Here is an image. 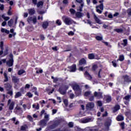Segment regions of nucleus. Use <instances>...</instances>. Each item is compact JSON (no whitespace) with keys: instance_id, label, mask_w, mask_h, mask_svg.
<instances>
[{"instance_id":"nucleus-1","label":"nucleus","mask_w":131,"mask_h":131,"mask_svg":"<svg viewBox=\"0 0 131 131\" xmlns=\"http://www.w3.org/2000/svg\"><path fill=\"white\" fill-rule=\"evenodd\" d=\"M72 88L74 90L76 95L77 96H80L81 95V89L79 85L77 84H74L72 85Z\"/></svg>"},{"instance_id":"nucleus-2","label":"nucleus","mask_w":131,"mask_h":131,"mask_svg":"<svg viewBox=\"0 0 131 131\" xmlns=\"http://www.w3.org/2000/svg\"><path fill=\"white\" fill-rule=\"evenodd\" d=\"M4 88H5L7 91V94L10 95V96H12L13 95V92L12 84H10L9 83L4 84Z\"/></svg>"},{"instance_id":"nucleus-3","label":"nucleus","mask_w":131,"mask_h":131,"mask_svg":"<svg viewBox=\"0 0 131 131\" xmlns=\"http://www.w3.org/2000/svg\"><path fill=\"white\" fill-rule=\"evenodd\" d=\"M13 55L12 53H10L9 55V60L6 61V64L8 67H12L14 63Z\"/></svg>"},{"instance_id":"nucleus-4","label":"nucleus","mask_w":131,"mask_h":131,"mask_svg":"<svg viewBox=\"0 0 131 131\" xmlns=\"http://www.w3.org/2000/svg\"><path fill=\"white\" fill-rule=\"evenodd\" d=\"M64 23H65L67 25L70 26L71 25H72L73 24L74 21L72 19V18H70V17H66L64 18Z\"/></svg>"},{"instance_id":"nucleus-5","label":"nucleus","mask_w":131,"mask_h":131,"mask_svg":"<svg viewBox=\"0 0 131 131\" xmlns=\"http://www.w3.org/2000/svg\"><path fill=\"white\" fill-rule=\"evenodd\" d=\"M94 96L95 97H97L98 99L103 98V93L101 92H96L95 91L94 93Z\"/></svg>"},{"instance_id":"nucleus-6","label":"nucleus","mask_w":131,"mask_h":131,"mask_svg":"<svg viewBox=\"0 0 131 131\" xmlns=\"http://www.w3.org/2000/svg\"><path fill=\"white\" fill-rule=\"evenodd\" d=\"M94 103L93 102H89L86 105V109L88 111L92 110L94 108Z\"/></svg>"},{"instance_id":"nucleus-7","label":"nucleus","mask_w":131,"mask_h":131,"mask_svg":"<svg viewBox=\"0 0 131 131\" xmlns=\"http://www.w3.org/2000/svg\"><path fill=\"white\" fill-rule=\"evenodd\" d=\"M61 123V121L60 120H58L57 121H55L53 124H52L51 126H50V127L51 129H54L55 127H57Z\"/></svg>"},{"instance_id":"nucleus-8","label":"nucleus","mask_w":131,"mask_h":131,"mask_svg":"<svg viewBox=\"0 0 131 131\" xmlns=\"http://www.w3.org/2000/svg\"><path fill=\"white\" fill-rule=\"evenodd\" d=\"M123 79L124 80V82L130 83L131 77L127 75H125L123 76Z\"/></svg>"},{"instance_id":"nucleus-9","label":"nucleus","mask_w":131,"mask_h":131,"mask_svg":"<svg viewBox=\"0 0 131 131\" xmlns=\"http://www.w3.org/2000/svg\"><path fill=\"white\" fill-rule=\"evenodd\" d=\"M68 69H70V72H75L77 70L76 65L75 64H73L72 66L68 67Z\"/></svg>"},{"instance_id":"nucleus-10","label":"nucleus","mask_w":131,"mask_h":131,"mask_svg":"<svg viewBox=\"0 0 131 131\" xmlns=\"http://www.w3.org/2000/svg\"><path fill=\"white\" fill-rule=\"evenodd\" d=\"M112 124V119L110 118L106 119V121L105 122V125L107 127H109Z\"/></svg>"},{"instance_id":"nucleus-11","label":"nucleus","mask_w":131,"mask_h":131,"mask_svg":"<svg viewBox=\"0 0 131 131\" xmlns=\"http://www.w3.org/2000/svg\"><path fill=\"white\" fill-rule=\"evenodd\" d=\"M123 43H118V45L119 47H120L121 45H122L123 47H126L127 46L128 44V40L127 39H123Z\"/></svg>"},{"instance_id":"nucleus-12","label":"nucleus","mask_w":131,"mask_h":131,"mask_svg":"<svg viewBox=\"0 0 131 131\" xmlns=\"http://www.w3.org/2000/svg\"><path fill=\"white\" fill-rule=\"evenodd\" d=\"M103 100H106L107 103H110L112 101V97L109 95H104V98Z\"/></svg>"},{"instance_id":"nucleus-13","label":"nucleus","mask_w":131,"mask_h":131,"mask_svg":"<svg viewBox=\"0 0 131 131\" xmlns=\"http://www.w3.org/2000/svg\"><path fill=\"white\" fill-rule=\"evenodd\" d=\"M84 76L88 80H91L93 79L92 76L89 73V72L88 71H86L85 72V73L84 74Z\"/></svg>"},{"instance_id":"nucleus-14","label":"nucleus","mask_w":131,"mask_h":131,"mask_svg":"<svg viewBox=\"0 0 131 131\" xmlns=\"http://www.w3.org/2000/svg\"><path fill=\"white\" fill-rule=\"evenodd\" d=\"M47 121L46 119H43L40 121L39 122V125L42 126V127H44L47 125Z\"/></svg>"},{"instance_id":"nucleus-15","label":"nucleus","mask_w":131,"mask_h":131,"mask_svg":"<svg viewBox=\"0 0 131 131\" xmlns=\"http://www.w3.org/2000/svg\"><path fill=\"white\" fill-rule=\"evenodd\" d=\"M58 91L59 93L62 95H66L67 93V91L63 89L62 87H60L58 89Z\"/></svg>"},{"instance_id":"nucleus-16","label":"nucleus","mask_w":131,"mask_h":131,"mask_svg":"<svg viewBox=\"0 0 131 131\" xmlns=\"http://www.w3.org/2000/svg\"><path fill=\"white\" fill-rule=\"evenodd\" d=\"M120 109V106L119 104H117L113 108V113H116L118 111H119Z\"/></svg>"},{"instance_id":"nucleus-17","label":"nucleus","mask_w":131,"mask_h":131,"mask_svg":"<svg viewBox=\"0 0 131 131\" xmlns=\"http://www.w3.org/2000/svg\"><path fill=\"white\" fill-rule=\"evenodd\" d=\"M94 19L96 21V23H97V24L99 25L102 24L100 19L99 18H98V17L96 15V14L94 15Z\"/></svg>"},{"instance_id":"nucleus-18","label":"nucleus","mask_w":131,"mask_h":131,"mask_svg":"<svg viewBox=\"0 0 131 131\" xmlns=\"http://www.w3.org/2000/svg\"><path fill=\"white\" fill-rule=\"evenodd\" d=\"M76 2H77L79 4H81V6H79V8L77 9V11H82V0H76Z\"/></svg>"},{"instance_id":"nucleus-19","label":"nucleus","mask_w":131,"mask_h":131,"mask_svg":"<svg viewBox=\"0 0 131 131\" xmlns=\"http://www.w3.org/2000/svg\"><path fill=\"white\" fill-rule=\"evenodd\" d=\"M12 81L14 83H18L19 81H20V79L19 78H18L17 77L14 76L12 78Z\"/></svg>"},{"instance_id":"nucleus-20","label":"nucleus","mask_w":131,"mask_h":131,"mask_svg":"<svg viewBox=\"0 0 131 131\" xmlns=\"http://www.w3.org/2000/svg\"><path fill=\"white\" fill-rule=\"evenodd\" d=\"M116 119L117 121H122L124 120V117L122 115H118Z\"/></svg>"},{"instance_id":"nucleus-21","label":"nucleus","mask_w":131,"mask_h":131,"mask_svg":"<svg viewBox=\"0 0 131 131\" xmlns=\"http://www.w3.org/2000/svg\"><path fill=\"white\" fill-rule=\"evenodd\" d=\"M49 27V23L48 21H43L42 23V27L44 29H46Z\"/></svg>"},{"instance_id":"nucleus-22","label":"nucleus","mask_w":131,"mask_h":131,"mask_svg":"<svg viewBox=\"0 0 131 131\" xmlns=\"http://www.w3.org/2000/svg\"><path fill=\"white\" fill-rule=\"evenodd\" d=\"M92 121V118H84L82 119V123H86Z\"/></svg>"},{"instance_id":"nucleus-23","label":"nucleus","mask_w":131,"mask_h":131,"mask_svg":"<svg viewBox=\"0 0 131 131\" xmlns=\"http://www.w3.org/2000/svg\"><path fill=\"white\" fill-rule=\"evenodd\" d=\"M28 13H29V14H30V15H33V14H35V11L34 8L33 9L31 8L28 10Z\"/></svg>"},{"instance_id":"nucleus-24","label":"nucleus","mask_w":131,"mask_h":131,"mask_svg":"<svg viewBox=\"0 0 131 131\" xmlns=\"http://www.w3.org/2000/svg\"><path fill=\"white\" fill-rule=\"evenodd\" d=\"M88 59L90 60L94 59H95V55L94 53H90L88 54Z\"/></svg>"},{"instance_id":"nucleus-25","label":"nucleus","mask_w":131,"mask_h":131,"mask_svg":"<svg viewBox=\"0 0 131 131\" xmlns=\"http://www.w3.org/2000/svg\"><path fill=\"white\" fill-rule=\"evenodd\" d=\"M75 16L77 18H81L82 16V14L80 12H77L75 13Z\"/></svg>"},{"instance_id":"nucleus-26","label":"nucleus","mask_w":131,"mask_h":131,"mask_svg":"<svg viewBox=\"0 0 131 131\" xmlns=\"http://www.w3.org/2000/svg\"><path fill=\"white\" fill-rule=\"evenodd\" d=\"M22 96V94L20 92H17L16 94L14 96V98L15 99L18 98V97H21Z\"/></svg>"},{"instance_id":"nucleus-27","label":"nucleus","mask_w":131,"mask_h":131,"mask_svg":"<svg viewBox=\"0 0 131 131\" xmlns=\"http://www.w3.org/2000/svg\"><path fill=\"white\" fill-rule=\"evenodd\" d=\"M14 104H15V103L14 101L11 102L9 106L10 111H12L14 109Z\"/></svg>"},{"instance_id":"nucleus-28","label":"nucleus","mask_w":131,"mask_h":131,"mask_svg":"<svg viewBox=\"0 0 131 131\" xmlns=\"http://www.w3.org/2000/svg\"><path fill=\"white\" fill-rule=\"evenodd\" d=\"M96 9H100L101 10H103L104 9V5L103 4H101L99 5L96 7Z\"/></svg>"},{"instance_id":"nucleus-29","label":"nucleus","mask_w":131,"mask_h":131,"mask_svg":"<svg viewBox=\"0 0 131 131\" xmlns=\"http://www.w3.org/2000/svg\"><path fill=\"white\" fill-rule=\"evenodd\" d=\"M44 2L43 1H39L38 3L36 4V6L39 8L40 6H43Z\"/></svg>"},{"instance_id":"nucleus-30","label":"nucleus","mask_w":131,"mask_h":131,"mask_svg":"<svg viewBox=\"0 0 131 131\" xmlns=\"http://www.w3.org/2000/svg\"><path fill=\"white\" fill-rule=\"evenodd\" d=\"M14 21L13 19H10L9 21H8V25L10 27H12V25H13Z\"/></svg>"},{"instance_id":"nucleus-31","label":"nucleus","mask_w":131,"mask_h":131,"mask_svg":"<svg viewBox=\"0 0 131 131\" xmlns=\"http://www.w3.org/2000/svg\"><path fill=\"white\" fill-rule=\"evenodd\" d=\"M98 67L97 64H94L92 67V71L93 72H95L96 70L98 69Z\"/></svg>"},{"instance_id":"nucleus-32","label":"nucleus","mask_w":131,"mask_h":131,"mask_svg":"<svg viewBox=\"0 0 131 131\" xmlns=\"http://www.w3.org/2000/svg\"><path fill=\"white\" fill-rule=\"evenodd\" d=\"M114 31L117 32L118 33H122L123 32L122 29H114Z\"/></svg>"},{"instance_id":"nucleus-33","label":"nucleus","mask_w":131,"mask_h":131,"mask_svg":"<svg viewBox=\"0 0 131 131\" xmlns=\"http://www.w3.org/2000/svg\"><path fill=\"white\" fill-rule=\"evenodd\" d=\"M9 54V49L8 47H6L5 51L4 52V56H5L6 55H8Z\"/></svg>"},{"instance_id":"nucleus-34","label":"nucleus","mask_w":131,"mask_h":131,"mask_svg":"<svg viewBox=\"0 0 131 131\" xmlns=\"http://www.w3.org/2000/svg\"><path fill=\"white\" fill-rule=\"evenodd\" d=\"M95 39L97 41H101L103 40V37L101 36H95Z\"/></svg>"},{"instance_id":"nucleus-35","label":"nucleus","mask_w":131,"mask_h":131,"mask_svg":"<svg viewBox=\"0 0 131 131\" xmlns=\"http://www.w3.org/2000/svg\"><path fill=\"white\" fill-rule=\"evenodd\" d=\"M91 94V91H86L85 92V93L83 95L84 97H89V96H90Z\"/></svg>"},{"instance_id":"nucleus-36","label":"nucleus","mask_w":131,"mask_h":131,"mask_svg":"<svg viewBox=\"0 0 131 131\" xmlns=\"http://www.w3.org/2000/svg\"><path fill=\"white\" fill-rule=\"evenodd\" d=\"M2 17L5 21H8L10 19V17L9 16H6L4 14L2 15Z\"/></svg>"},{"instance_id":"nucleus-37","label":"nucleus","mask_w":131,"mask_h":131,"mask_svg":"<svg viewBox=\"0 0 131 131\" xmlns=\"http://www.w3.org/2000/svg\"><path fill=\"white\" fill-rule=\"evenodd\" d=\"M27 128H28V127L26 125L21 126H20V131H27L26 129Z\"/></svg>"},{"instance_id":"nucleus-38","label":"nucleus","mask_w":131,"mask_h":131,"mask_svg":"<svg viewBox=\"0 0 131 131\" xmlns=\"http://www.w3.org/2000/svg\"><path fill=\"white\" fill-rule=\"evenodd\" d=\"M4 78H5V79H4V81L5 82H8L9 81L8 75H7L6 73H4Z\"/></svg>"},{"instance_id":"nucleus-39","label":"nucleus","mask_w":131,"mask_h":131,"mask_svg":"<svg viewBox=\"0 0 131 131\" xmlns=\"http://www.w3.org/2000/svg\"><path fill=\"white\" fill-rule=\"evenodd\" d=\"M131 98V95H127L124 97L123 99L126 100V101H129V99Z\"/></svg>"},{"instance_id":"nucleus-40","label":"nucleus","mask_w":131,"mask_h":131,"mask_svg":"<svg viewBox=\"0 0 131 131\" xmlns=\"http://www.w3.org/2000/svg\"><path fill=\"white\" fill-rule=\"evenodd\" d=\"M25 72L26 71L24 70H20L18 72V75H21L22 74H24Z\"/></svg>"},{"instance_id":"nucleus-41","label":"nucleus","mask_w":131,"mask_h":131,"mask_svg":"<svg viewBox=\"0 0 131 131\" xmlns=\"http://www.w3.org/2000/svg\"><path fill=\"white\" fill-rule=\"evenodd\" d=\"M32 107H33L34 108H35L36 110H39V108H40V106H39V104H37V105H35V104H33L32 105Z\"/></svg>"},{"instance_id":"nucleus-42","label":"nucleus","mask_w":131,"mask_h":131,"mask_svg":"<svg viewBox=\"0 0 131 131\" xmlns=\"http://www.w3.org/2000/svg\"><path fill=\"white\" fill-rule=\"evenodd\" d=\"M70 12L72 15H74L76 13V11L73 8H71L70 9Z\"/></svg>"},{"instance_id":"nucleus-43","label":"nucleus","mask_w":131,"mask_h":131,"mask_svg":"<svg viewBox=\"0 0 131 131\" xmlns=\"http://www.w3.org/2000/svg\"><path fill=\"white\" fill-rule=\"evenodd\" d=\"M124 60V56L123 55H122L119 56V59L118 60H119L120 61H122Z\"/></svg>"},{"instance_id":"nucleus-44","label":"nucleus","mask_w":131,"mask_h":131,"mask_svg":"<svg viewBox=\"0 0 131 131\" xmlns=\"http://www.w3.org/2000/svg\"><path fill=\"white\" fill-rule=\"evenodd\" d=\"M39 38L41 41H43L45 39V37L43 34H41L39 35Z\"/></svg>"},{"instance_id":"nucleus-45","label":"nucleus","mask_w":131,"mask_h":131,"mask_svg":"<svg viewBox=\"0 0 131 131\" xmlns=\"http://www.w3.org/2000/svg\"><path fill=\"white\" fill-rule=\"evenodd\" d=\"M14 29H10V33L13 34V36H15L16 35V33L14 32Z\"/></svg>"},{"instance_id":"nucleus-46","label":"nucleus","mask_w":131,"mask_h":131,"mask_svg":"<svg viewBox=\"0 0 131 131\" xmlns=\"http://www.w3.org/2000/svg\"><path fill=\"white\" fill-rule=\"evenodd\" d=\"M4 45V43L3 42V41H1L0 42V49H2V50H4V48L3 47Z\"/></svg>"},{"instance_id":"nucleus-47","label":"nucleus","mask_w":131,"mask_h":131,"mask_svg":"<svg viewBox=\"0 0 131 131\" xmlns=\"http://www.w3.org/2000/svg\"><path fill=\"white\" fill-rule=\"evenodd\" d=\"M33 17H29L27 19V21L29 24L30 23V22L33 21Z\"/></svg>"},{"instance_id":"nucleus-48","label":"nucleus","mask_w":131,"mask_h":131,"mask_svg":"<svg viewBox=\"0 0 131 131\" xmlns=\"http://www.w3.org/2000/svg\"><path fill=\"white\" fill-rule=\"evenodd\" d=\"M125 116L127 117H129L131 116V112H126Z\"/></svg>"},{"instance_id":"nucleus-49","label":"nucleus","mask_w":131,"mask_h":131,"mask_svg":"<svg viewBox=\"0 0 131 131\" xmlns=\"http://www.w3.org/2000/svg\"><path fill=\"white\" fill-rule=\"evenodd\" d=\"M60 87H62L63 89L64 90H65L66 91L67 90H68L69 88V86L68 85H64L63 86H60Z\"/></svg>"},{"instance_id":"nucleus-50","label":"nucleus","mask_w":131,"mask_h":131,"mask_svg":"<svg viewBox=\"0 0 131 131\" xmlns=\"http://www.w3.org/2000/svg\"><path fill=\"white\" fill-rule=\"evenodd\" d=\"M68 127L72 128L74 127V124L72 122H70L69 123H68Z\"/></svg>"},{"instance_id":"nucleus-51","label":"nucleus","mask_w":131,"mask_h":131,"mask_svg":"<svg viewBox=\"0 0 131 131\" xmlns=\"http://www.w3.org/2000/svg\"><path fill=\"white\" fill-rule=\"evenodd\" d=\"M63 103L65 104L66 106H68V99H64L63 100Z\"/></svg>"},{"instance_id":"nucleus-52","label":"nucleus","mask_w":131,"mask_h":131,"mask_svg":"<svg viewBox=\"0 0 131 131\" xmlns=\"http://www.w3.org/2000/svg\"><path fill=\"white\" fill-rule=\"evenodd\" d=\"M56 24L58 26H60L62 24V22L59 19H57L56 21Z\"/></svg>"},{"instance_id":"nucleus-53","label":"nucleus","mask_w":131,"mask_h":131,"mask_svg":"<svg viewBox=\"0 0 131 131\" xmlns=\"http://www.w3.org/2000/svg\"><path fill=\"white\" fill-rule=\"evenodd\" d=\"M32 21L33 23V24H36V23H37V18H36V17H34V18L32 19Z\"/></svg>"},{"instance_id":"nucleus-54","label":"nucleus","mask_w":131,"mask_h":131,"mask_svg":"<svg viewBox=\"0 0 131 131\" xmlns=\"http://www.w3.org/2000/svg\"><path fill=\"white\" fill-rule=\"evenodd\" d=\"M26 95L30 98H32L33 94H32L30 92H28Z\"/></svg>"},{"instance_id":"nucleus-55","label":"nucleus","mask_w":131,"mask_h":131,"mask_svg":"<svg viewBox=\"0 0 131 131\" xmlns=\"http://www.w3.org/2000/svg\"><path fill=\"white\" fill-rule=\"evenodd\" d=\"M81 108L80 109V111L79 112V116L80 117H82V104L80 105Z\"/></svg>"},{"instance_id":"nucleus-56","label":"nucleus","mask_w":131,"mask_h":131,"mask_svg":"<svg viewBox=\"0 0 131 131\" xmlns=\"http://www.w3.org/2000/svg\"><path fill=\"white\" fill-rule=\"evenodd\" d=\"M97 104L99 107H101L102 106H103V103L101 101H98L97 102Z\"/></svg>"},{"instance_id":"nucleus-57","label":"nucleus","mask_w":131,"mask_h":131,"mask_svg":"<svg viewBox=\"0 0 131 131\" xmlns=\"http://www.w3.org/2000/svg\"><path fill=\"white\" fill-rule=\"evenodd\" d=\"M24 88L25 90L29 89L30 88V85L29 84H26Z\"/></svg>"},{"instance_id":"nucleus-58","label":"nucleus","mask_w":131,"mask_h":131,"mask_svg":"<svg viewBox=\"0 0 131 131\" xmlns=\"http://www.w3.org/2000/svg\"><path fill=\"white\" fill-rule=\"evenodd\" d=\"M27 30L28 32H32L33 30V27H28Z\"/></svg>"},{"instance_id":"nucleus-59","label":"nucleus","mask_w":131,"mask_h":131,"mask_svg":"<svg viewBox=\"0 0 131 131\" xmlns=\"http://www.w3.org/2000/svg\"><path fill=\"white\" fill-rule=\"evenodd\" d=\"M112 63H113V66L115 67L116 68L117 67V63H116V60H114L113 61H112Z\"/></svg>"},{"instance_id":"nucleus-60","label":"nucleus","mask_w":131,"mask_h":131,"mask_svg":"<svg viewBox=\"0 0 131 131\" xmlns=\"http://www.w3.org/2000/svg\"><path fill=\"white\" fill-rule=\"evenodd\" d=\"M7 14H8V16H12L13 13H12V12L11 11V10H8Z\"/></svg>"},{"instance_id":"nucleus-61","label":"nucleus","mask_w":131,"mask_h":131,"mask_svg":"<svg viewBox=\"0 0 131 131\" xmlns=\"http://www.w3.org/2000/svg\"><path fill=\"white\" fill-rule=\"evenodd\" d=\"M28 118L30 121H33V119L32 117L31 116V115H28Z\"/></svg>"},{"instance_id":"nucleus-62","label":"nucleus","mask_w":131,"mask_h":131,"mask_svg":"<svg viewBox=\"0 0 131 131\" xmlns=\"http://www.w3.org/2000/svg\"><path fill=\"white\" fill-rule=\"evenodd\" d=\"M120 126H121L122 129H124V122H121Z\"/></svg>"},{"instance_id":"nucleus-63","label":"nucleus","mask_w":131,"mask_h":131,"mask_svg":"<svg viewBox=\"0 0 131 131\" xmlns=\"http://www.w3.org/2000/svg\"><path fill=\"white\" fill-rule=\"evenodd\" d=\"M75 95L73 94H70V98L71 99H73L74 98Z\"/></svg>"},{"instance_id":"nucleus-64","label":"nucleus","mask_w":131,"mask_h":131,"mask_svg":"<svg viewBox=\"0 0 131 131\" xmlns=\"http://www.w3.org/2000/svg\"><path fill=\"white\" fill-rule=\"evenodd\" d=\"M44 118H45L46 121H48L49 120V115H45V117H44Z\"/></svg>"}]
</instances>
